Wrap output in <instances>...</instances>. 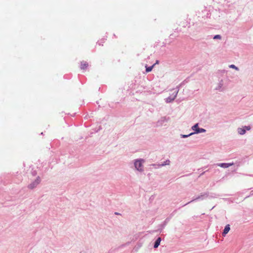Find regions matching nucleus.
Returning <instances> with one entry per match:
<instances>
[{
  "mask_svg": "<svg viewBox=\"0 0 253 253\" xmlns=\"http://www.w3.org/2000/svg\"><path fill=\"white\" fill-rule=\"evenodd\" d=\"M198 127V124H196L194 126H192V129L194 130H195V129H197Z\"/></svg>",
  "mask_w": 253,
  "mask_h": 253,
  "instance_id": "obj_10",
  "label": "nucleus"
},
{
  "mask_svg": "<svg viewBox=\"0 0 253 253\" xmlns=\"http://www.w3.org/2000/svg\"><path fill=\"white\" fill-rule=\"evenodd\" d=\"M161 241V239L160 237H159L157 240L156 241H155V244H154V248H157L158 247V246L160 245V242Z\"/></svg>",
  "mask_w": 253,
  "mask_h": 253,
  "instance_id": "obj_5",
  "label": "nucleus"
},
{
  "mask_svg": "<svg viewBox=\"0 0 253 253\" xmlns=\"http://www.w3.org/2000/svg\"><path fill=\"white\" fill-rule=\"evenodd\" d=\"M233 164H234L233 163H221V164H218V166L221 168H227L230 166L233 165Z\"/></svg>",
  "mask_w": 253,
  "mask_h": 253,
  "instance_id": "obj_3",
  "label": "nucleus"
},
{
  "mask_svg": "<svg viewBox=\"0 0 253 253\" xmlns=\"http://www.w3.org/2000/svg\"><path fill=\"white\" fill-rule=\"evenodd\" d=\"M39 183V179H37L36 181L34 182V184L37 185Z\"/></svg>",
  "mask_w": 253,
  "mask_h": 253,
  "instance_id": "obj_14",
  "label": "nucleus"
},
{
  "mask_svg": "<svg viewBox=\"0 0 253 253\" xmlns=\"http://www.w3.org/2000/svg\"><path fill=\"white\" fill-rule=\"evenodd\" d=\"M230 229V225L229 224L225 226L223 232L222 233L223 236H225L226 234L229 231Z\"/></svg>",
  "mask_w": 253,
  "mask_h": 253,
  "instance_id": "obj_4",
  "label": "nucleus"
},
{
  "mask_svg": "<svg viewBox=\"0 0 253 253\" xmlns=\"http://www.w3.org/2000/svg\"><path fill=\"white\" fill-rule=\"evenodd\" d=\"M115 214H119V213H118V212H115Z\"/></svg>",
  "mask_w": 253,
  "mask_h": 253,
  "instance_id": "obj_18",
  "label": "nucleus"
},
{
  "mask_svg": "<svg viewBox=\"0 0 253 253\" xmlns=\"http://www.w3.org/2000/svg\"><path fill=\"white\" fill-rule=\"evenodd\" d=\"M195 131L196 133L204 132L206 131V130L204 128H198L197 129H195Z\"/></svg>",
  "mask_w": 253,
  "mask_h": 253,
  "instance_id": "obj_7",
  "label": "nucleus"
},
{
  "mask_svg": "<svg viewBox=\"0 0 253 253\" xmlns=\"http://www.w3.org/2000/svg\"><path fill=\"white\" fill-rule=\"evenodd\" d=\"M188 136V135H183V137H187Z\"/></svg>",
  "mask_w": 253,
  "mask_h": 253,
  "instance_id": "obj_17",
  "label": "nucleus"
},
{
  "mask_svg": "<svg viewBox=\"0 0 253 253\" xmlns=\"http://www.w3.org/2000/svg\"><path fill=\"white\" fill-rule=\"evenodd\" d=\"M176 96V94L174 95V97L173 98H172L171 99H170L169 98H167V102H170V101H171L172 100H174V98Z\"/></svg>",
  "mask_w": 253,
  "mask_h": 253,
  "instance_id": "obj_11",
  "label": "nucleus"
},
{
  "mask_svg": "<svg viewBox=\"0 0 253 253\" xmlns=\"http://www.w3.org/2000/svg\"><path fill=\"white\" fill-rule=\"evenodd\" d=\"M144 162V160H137L134 163V166L135 168L139 171H142L143 170V166L142 163Z\"/></svg>",
  "mask_w": 253,
  "mask_h": 253,
  "instance_id": "obj_1",
  "label": "nucleus"
},
{
  "mask_svg": "<svg viewBox=\"0 0 253 253\" xmlns=\"http://www.w3.org/2000/svg\"><path fill=\"white\" fill-rule=\"evenodd\" d=\"M34 187V186H33L32 185V184H31V185H30V188H33Z\"/></svg>",
  "mask_w": 253,
  "mask_h": 253,
  "instance_id": "obj_16",
  "label": "nucleus"
},
{
  "mask_svg": "<svg viewBox=\"0 0 253 253\" xmlns=\"http://www.w3.org/2000/svg\"><path fill=\"white\" fill-rule=\"evenodd\" d=\"M167 162H168V163H167V164H163V165H169L170 162H169V161H167Z\"/></svg>",
  "mask_w": 253,
  "mask_h": 253,
  "instance_id": "obj_15",
  "label": "nucleus"
},
{
  "mask_svg": "<svg viewBox=\"0 0 253 253\" xmlns=\"http://www.w3.org/2000/svg\"><path fill=\"white\" fill-rule=\"evenodd\" d=\"M245 129L246 128L247 130H249L251 129V127L250 126H245Z\"/></svg>",
  "mask_w": 253,
  "mask_h": 253,
  "instance_id": "obj_13",
  "label": "nucleus"
},
{
  "mask_svg": "<svg viewBox=\"0 0 253 253\" xmlns=\"http://www.w3.org/2000/svg\"><path fill=\"white\" fill-rule=\"evenodd\" d=\"M229 67H230V68H233V69H235L236 70H239L238 67H237L236 66H235L234 65H233V64L230 65Z\"/></svg>",
  "mask_w": 253,
  "mask_h": 253,
  "instance_id": "obj_9",
  "label": "nucleus"
},
{
  "mask_svg": "<svg viewBox=\"0 0 253 253\" xmlns=\"http://www.w3.org/2000/svg\"><path fill=\"white\" fill-rule=\"evenodd\" d=\"M213 39H221V36L219 35H215L214 37H213Z\"/></svg>",
  "mask_w": 253,
  "mask_h": 253,
  "instance_id": "obj_12",
  "label": "nucleus"
},
{
  "mask_svg": "<svg viewBox=\"0 0 253 253\" xmlns=\"http://www.w3.org/2000/svg\"><path fill=\"white\" fill-rule=\"evenodd\" d=\"M238 131V133L241 135L244 134L246 132L245 128H239Z\"/></svg>",
  "mask_w": 253,
  "mask_h": 253,
  "instance_id": "obj_6",
  "label": "nucleus"
},
{
  "mask_svg": "<svg viewBox=\"0 0 253 253\" xmlns=\"http://www.w3.org/2000/svg\"><path fill=\"white\" fill-rule=\"evenodd\" d=\"M88 67V63L85 61L81 62V69L82 70H86Z\"/></svg>",
  "mask_w": 253,
  "mask_h": 253,
  "instance_id": "obj_2",
  "label": "nucleus"
},
{
  "mask_svg": "<svg viewBox=\"0 0 253 253\" xmlns=\"http://www.w3.org/2000/svg\"><path fill=\"white\" fill-rule=\"evenodd\" d=\"M155 64H153L152 66H151L150 67L146 68V71L147 72H149L151 71V70H152V69L154 67V66H155Z\"/></svg>",
  "mask_w": 253,
  "mask_h": 253,
  "instance_id": "obj_8",
  "label": "nucleus"
}]
</instances>
